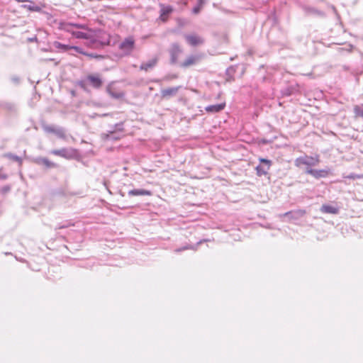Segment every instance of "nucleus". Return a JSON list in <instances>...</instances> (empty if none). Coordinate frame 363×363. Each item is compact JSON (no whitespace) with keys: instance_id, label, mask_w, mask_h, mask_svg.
<instances>
[{"instance_id":"nucleus-29","label":"nucleus","mask_w":363,"mask_h":363,"mask_svg":"<svg viewBox=\"0 0 363 363\" xmlns=\"http://www.w3.org/2000/svg\"><path fill=\"white\" fill-rule=\"evenodd\" d=\"M54 134H55L57 136H58L60 138H65V130L62 128H57L55 129Z\"/></svg>"},{"instance_id":"nucleus-3","label":"nucleus","mask_w":363,"mask_h":363,"mask_svg":"<svg viewBox=\"0 0 363 363\" xmlns=\"http://www.w3.org/2000/svg\"><path fill=\"white\" fill-rule=\"evenodd\" d=\"M110 44V35H105L104 40H101L99 38H96V33L94 32L91 35V38L89 39L88 41L86 42V45L93 49H101L103 48L106 45H108Z\"/></svg>"},{"instance_id":"nucleus-21","label":"nucleus","mask_w":363,"mask_h":363,"mask_svg":"<svg viewBox=\"0 0 363 363\" xmlns=\"http://www.w3.org/2000/svg\"><path fill=\"white\" fill-rule=\"evenodd\" d=\"M107 92L113 99H119L124 96V94L121 91H116L111 87H107Z\"/></svg>"},{"instance_id":"nucleus-23","label":"nucleus","mask_w":363,"mask_h":363,"mask_svg":"<svg viewBox=\"0 0 363 363\" xmlns=\"http://www.w3.org/2000/svg\"><path fill=\"white\" fill-rule=\"evenodd\" d=\"M54 47L57 49L62 50L63 51H68L72 48L71 45H65L57 41L54 43Z\"/></svg>"},{"instance_id":"nucleus-35","label":"nucleus","mask_w":363,"mask_h":363,"mask_svg":"<svg viewBox=\"0 0 363 363\" xmlns=\"http://www.w3.org/2000/svg\"><path fill=\"white\" fill-rule=\"evenodd\" d=\"M2 168L0 169V179L5 180L8 178V175L4 173H1Z\"/></svg>"},{"instance_id":"nucleus-1","label":"nucleus","mask_w":363,"mask_h":363,"mask_svg":"<svg viewBox=\"0 0 363 363\" xmlns=\"http://www.w3.org/2000/svg\"><path fill=\"white\" fill-rule=\"evenodd\" d=\"M62 29L70 33L74 37L78 39H85L86 41L91 38L94 32L89 29L86 26L79 23H65L62 26Z\"/></svg>"},{"instance_id":"nucleus-2","label":"nucleus","mask_w":363,"mask_h":363,"mask_svg":"<svg viewBox=\"0 0 363 363\" xmlns=\"http://www.w3.org/2000/svg\"><path fill=\"white\" fill-rule=\"evenodd\" d=\"M104 84L100 74L98 73L89 74L86 77L85 79L79 82V86L85 89L86 85L89 84L95 89H99Z\"/></svg>"},{"instance_id":"nucleus-7","label":"nucleus","mask_w":363,"mask_h":363,"mask_svg":"<svg viewBox=\"0 0 363 363\" xmlns=\"http://www.w3.org/2000/svg\"><path fill=\"white\" fill-rule=\"evenodd\" d=\"M260 164L256 167L257 175L262 177L266 175L272 164V161L267 159L260 158Z\"/></svg>"},{"instance_id":"nucleus-39","label":"nucleus","mask_w":363,"mask_h":363,"mask_svg":"<svg viewBox=\"0 0 363 363\" xmlns=\"http://www.w3.org/2000/svg\"><path fill=\"white\" fill-rule=\"evenodd\" d=\"M16 1L18 2H20V3H23V2H26V0H16Z\"/></svg>"},{"instance_id":"nucleus-40","label":"nucleus","mask_w":363,"mask_h":363,"mask_svg":"<svg viewBox=\"0 0 363 363\" xmlns=\"http://www.w3.org/2000/svg\"><path fill=\"white\" fill-rule=\"evenodd\" d=\"M331 7H332V9H333V10L334 11H336V9H335V6H332Z\"/></svg>"},{"instance_id":"nucleus-41","label":"nucleus","mask_w":363,"mask_h":363,"mask_svg":"<svg viewBox=\"0 0 363 363\" xmlns=\"http://www.w3.org/2000/svg\"><path fill=\"white\" fill-rule=\"evenodd\" d=\"M120 194L122 196H124V194L122 192H121Z\"/></svg>"},{"instance_id":"nucleus-12","label":"nucleus","mask_w":363,"mask_h":363,"mask_svg":"<svg viewBox=\"0 0 363 363\" xmlns=\"http://www.w3.org/2000/svg\"><path fill=\"white\" fill-rule=\"evenodd\" d=\"M306 213V211L304 210H297V211H288L283 214V216L287 217L289 219L292 220H298L301 218H302Z\"/></svg>"},{"instance_id":"nucleus-24","label":"nucleus","mask_w":363,"mask_h":363,"mask_svg":"<svg viewBox=\"0 0 363 363\" xmlns=\"http://www.w3.org/2000/svg\"><path fill=\"white\" fill-rule=\"evenodd\" d=\"M354 113L356 117L363 118V104L354 106Z\"/></svg>"},{"instance_id":"nucleus-5","label":"nucleus","mask_w":363,"mask_h":363,"mask_svg":"<svg viewBox=\"0 0 363 363\" xmlns=\"http://www.w3.org/2000/svg\"><path fill=\"white\" fill-rule=\"evenodd\" d=\"M182 52L183 50L177 43H172L169 49L170 63L172 65L177 64L178 62L179 57Z\"/></svg>"},{"instance_id":"nucleus-30","label":"nucleus","mask_w":363,"mask_h":363,"mask_svg":"<svg viewBox=\"0 0 363 363\" xmlns=\"http://www.w3.org/2000/svg\"><path fill=\"white\" fill-rule=\"evenodd\" d=\"M308 11L309 13H311L315 14V15H318V16H325L324 12H323L321 11H318V10L315 9V8H309L308 9Z\"/></svg>"},{"instance_id":"nucleus-14","label":"nucleus","mask_w":363,"mask_h":363,"mask_svg":"<svg viewBox=\"0 0 363 363\" xmlns=\"http://www.w3.org/2000/svg\"><path fill=\"white\" fill-rule=\"evenodd\" d=\"M225 107V103H221L218 104L210 105L205 108V110L208 113H218L224 109Z\"/></svg>"},{"instance_id":"nucleus-8","label":"nucleus","mask_w":363,"mask_h":363,"mask_svg":"<svg viewBox=\"0 0 363 363\" xmlns=\"http://www.w3.org/2000/svg\"><path fill=\"white\" fill-rule=\"evenodd\" d=\"M307 174H310L313 176L315 179L324 178L326 177L329 173V169H313L309 167H307L305 172Z\"/></svg>"},{"instance_id":"nucleus-38","label":"nucleus","mask_w":363,"mask_h":363,"mask_svg":"<svg viewBox=\"0 0 363 363\" xmlns=\"http://www.w3.org/2000/svg\"><path fill=\"white\" fill-rule=\"evenodd\" d=\"M10 190V187L6 186L2 188V191L4 193L8 192Z\"/></svg>"},{"instance_id":"nucleus-19","label":"nucleus","mask_w":363,"mask_h":363,"mask_svg":"<svg viewBox=\"0 0 363 363\" xmlns=\"http://www.w3.org/2000/svg\"><path fill=\"white\" fill-rule=\"evenodd\" d=\"M173 9L170 6H164L162 5V9L160 10V19L162 21H165L167 18L169 14L172 12Z\"/></svg>"},{"instance_id":"nucleus-15","label":"nucleus","mask_w":363,"mask_h":363,"mask_svg":"<svg viewBox=\"0 0 363 363\" xmlns=\"http://www.w3.org/2000/svg\"><path fill=\"white\" fill-rule=\"evenodd\" d=\"M129 196H150L152 193L149 190L146 189H132L128 192Z\"/></svg>"},{"instance_id":"nucleus-16","label":"nucleus","mask_w":363,"mask_h":363,"mask_svg":"<svg viewBox=\"0 0 363 363\" xmlns=\"http://www.w3.org/2000/svg\"><path fill=\"white\" fill-rule=\"evenodd\" d=\"M320 211L323 213L337 214L339 208L336 206L324 204L321 206Z\"/></svg>"},{"instance_id":"nucleus-25","label":"nucleus","mask_w":363,"mask_h":363,"mask_svg":"<svg viewBox=\"0 0 363 363\" xmlns=\"http://www.w3.org/2000/svg\"><path fill=\"white\" fill-rule=\"evenodd\" d=\"M4 156L8 159L13 160V161L17 162L19 164L22 163V159L20 157H18L16 155H13L12 153H6V154H4Z\"/></svg>"},{"instance_id":"nucleus-33","label":"nucleus","mask_w":363,"mask_h":363,"mask_svg":"<svg viewBox=\"0 0 363 363\" xmlns=\"http://www.w3.org/2000/svg\"><path fill=\"white\" fill-rule=\"evenodd\" d=\"M201 6L196 4V6L193 8L192 12L194 14H198L201 11Z\"/></svg>"},{"instance_id":"nucleus-11","label":"nucleus","mask_w":363,"mask_h":363,"mask_svg":"<svg viewBox=\"0 0 363 363\" xmlns=\"http://www.w3.org/2000/svg\"><path fill=\"white\" fill-rule=\"evenodd\" d=\"M180 89V86H174V87H169L167 89H164L161 90V97L163 99H169L172 97L175 96L179 90Z\"/></svg>"},{"instance_id":"nucleus-10","label":"nucleus","mask_w":363,"mask_h":363,"mask_svg":"<svg viewBox=\"0 0 363 363\" xmlns=\"http://www.w3.org/2000/svg\"><path fill=\"white\" fill-rule=\"evenodd\" d=\"M200 60V55H191L188 56L185 60L181 62L179 66L183 68H187L197 64Z\"/></svg>"},{"instance_id":"nucleus-17","label":"nucleus","mask_w":363,"mask_h":363,"mask_svg":"<svg viewBox=\"0 0 363 363\" xmlns=\"http://www.w3.org/2000/svg\"><path fill=\"white\" fill-rule=\"evenodd\" d=\"M157 63V59L153 58L146 62H143L140 66V69L141 70L148 71L150 69L153 68Z\"/></svg>"},{"instance_id":"nucleus-20","label":"nucleus","mask_w":363,"mask_h":363,"mask_svg":"<svg viewBox=\"0 0 363 363\" xmlns=\"http://www.w3.org/2000/svg\"><path fill=\"white\" fill-rule=\"evenodd\" d=\"M208 240H201L200 241H199L196 245H186L182 247H179V248H177L174 252H181L184 250H197V248H198V246L200 245L201 243L204 242H207Z\"/></svg>"},{"instance_id":"nucleus-4","label":"nucleus","mask_w":363,"mask_h":363,"mask_svg":"<svg viewBox=\"0 0 363 363\" xmlns=\"http://www.w3.org/2000/svg\"><path fill=\"white\" fill-rule=\"evenodd\" d=\"M320 159L318 155H316L315 157L304 156L296 159L295 165L296 167H301V165L311 167L318 165Z\"/></svg>"},{"instance_id":"nucleus-22","label":"nucleus","mask_w":363,"mask_h":363,"mask_svg":"<svg viewBox=\"0 0 363 363\" xmlns=\"http://www.w3.org/2000/svg\"><path fill=\"white\" fill-rule=\"evenodd\" d=\"M0 108L6 109L10 111H16L15 105L12 103H9V102H1Z\"/></svg>"},{"instance_id":"nucleus-6","label":"nucleus","mask_w":363,"mask_h":363,"mask_svg":"<svg viewBox=\"0 0 363 363\" xmlns=\"http://www.w3.org/2000/svg\"><path fill=\"white\" fill-rule=\"evenodd\" d=\"M135 46V40L132 37L126 38L119 45V49L123 52L124 55H128L131 53Z\"/></svg>"},{"instance_id":"nucleus-26","label":"nucleus","mask_w":363,"mask_h":363,"mask_svg":"<svg viewBox=\"0 0 363 363\" xmlns=\"http://www.w3.org/2000/svg\"><path fill=\"white\" fill-rule=\"evenodd\" d=\"M84 55L85 56H87L90 58H95L96 60H103L105 58V56L104 55H98V54H96V53H94V52H86V53H84Z\"/></svg>"},{"instance_id":"nucleus-32","label":"nucleus","mask_w":363,"mask_h":363,"mask_svg":"<svg viewBox=\"0 0 363 363\" xmlns=\"http://www.w3.org/2000/svg\"><path fill=\"white\" fill-rule=\"evenodd\" d=\"M71 50H75L77 52L82 54L84 55V53H86V52L83 51L82 48L78 46H72Z\"/></svg>"},{"instance_id":"nucleus-18","label":"nucleus","mask_w":363,"mask_h":363,"mask_svg":"<svg viewBox=\"0 0 363 363\" xmlns=\"http://www.w3.org/2000/svg\"><path fill=\"white\" fill-rule=\"evenodd\" d=\"M35 162L38 164H43L47 168H52L56 167L55 163L50 162L48 158L45 157L36 158L35 160Z\"/></svg>"},{"instance_id":"nucleus-31","label":"nucleus","mask_w":363,"mask_h":363,"mask_svg":"<svg viewBox=\"0 0 363 363\" xmlns=\"http://www.w3.org/2000/svg\"><path fill=\"white\" fill-rule=\"evenodd\" d=\"M294 88L288 87L282 91V94L285 96H290L293 94Z\"/></svg>"},{"instance_id":"nucleus-28","label":"nucleus","mask_w":363,"mask_h":363,"mask_svg":"<svg viewBox=\"0 0 363 363\" xmlns=\"http://www.w3.org/2000/svg\"><path fill=\"white\" fill-rule=\"evenodd\" d=\"M43 130L48 133H55L56 127L53 125H43Z\"/></svg>"},{"instance_id":"nucleus-34","label":"nucleus","mask_w":363,"mask_h":363,"mask_svg":"<svg viewBox=\"0 0 363 363\" xmlns=\"http://www.w3.org/2000/svg\"><path fill=\"white\" fill-rule=\"evenodd\" d=\"M74 224L71 223L70 222H68L67 224L65 225H59L56 229H62V228H68L69 226H71V225H73Z\"/></svg>"},{"instance_id":"nucleus-13","label":"nucleus","mask_w":363,"mask_h":363,"mask_svg":"<svg viewBox=\"0 0 363 363\" xmlns=\"http://www.w3.org/2000/svg\"><path fill=\"white\" fill-rule=\"evenodd\" d=\"M52 154L60 156L65 158H69L72 156L73 154V150L72 149H67V148H62L60 150H54L51 152Z\"/></svg>"},{"instance_id":"nucleus-36","label":"nucleus","mask_w":363,"mask_h":363,"mask_svg":"<svg viewBox=\"0 0 363 363\" xmlns=\"http://www.w3.org/2000/svg\"><path fill=\"white\" fill-rule=\"evenodd\" d=\"M105 35H107L106 33H102L101 35H96V38L100 39L101 40H104Z\"/></svg>"},{"instance_id":"nucleus-37","label":"nucleus","mask_w":363,"mask_h":363,"mask_svg":"<svg viewBox=\"0 0 363 363\" xmlns=\"http://www.w3.org/2000/svg\"><path fill=\"white\" fill-rule=\"evenodd\" d=\"M197 1V4L201 7L203 6L204 4H205V0H196Z\"/></svg>"},{"instance_id":"nucleus-27","label":"nucleus","mask_w":363,"mask_h":363,"mask_svg":"<svg viewBox=\"0 0 363 363\" xmlns=\"http://www.w3.org/2000/svg\"><path fill=\"white\" fill-rule=\"evenodd\" d=\"M344 178H347L350 179H363V174H357L354 173H351L348 175H343Z\"/></svg>"},{"instance_id":"nucleus-9","label":"nucleus","mask_w":363,"mask_h":363,"mask_svg":"<svg viewBox=\"0 0 363 363\" xmlns=\"http://www.w3.org/2000/svg\"><path fill=\"white\" fill-rule=\"evenodd\" d=\"M184 38L187 43L191 46L203 45L205 42L202 37L196 34L185 35Z\"/></svg>"}]
</instances>
